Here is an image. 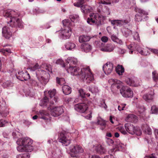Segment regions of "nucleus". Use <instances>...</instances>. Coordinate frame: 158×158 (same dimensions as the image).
<instances>
[{
    "label": "nucleus",
    "mask_w": 158,
    "mask_h": 158,
    "mask_svg": "<svg viewBox=\"0 0 158 158\" xmlns=\"http://www.w3.org/2000/svg\"><path fill=\"white\" fill-rule=\"evenodd\" d=\"M67 72L73 76H79L82 80L85 79L87 83H95L92 73L89 66H85L81 69L75 66H70L66 69Z\"/></svg>",
    "instance_id": "1"
},
{
    "label": "nucleus",
    "mask_w": 158,
    "mask_h": 158,
    "mask_svg": "<svg viewBox=\"0 0 158 158\" xmlns=\"http://www.w3.org/2000/svg\"><path fill=\"white\" fill-rule=\"evenodd\" d=\"M3 14L6 18H10V20L7 23L8 25L11 27H23V25L21 21L17 18L19 14L17 12L10 9L6 10L3 11Z\"/></svg>",
    "instance_id": "2"
},
{
    "label": "nucleus",
    "mask_w": 158,
    "mask_h": 158,
    "mask_svg": "<svg viewBox=\"0 0 158 158\" xmlns=\"http://www.w3.org/2000/svg\"><path fill=\"white\" fill-rule=\"evenodd\" d=\"M16 143L19 145L17 149L19 152H31L33 150V141L27 137L20 138L17 141Z\"/></svg>",
    "instance_id": "3"
},
{
    "label": "nucleus",
    "mask_w": 158,
    "mask_h": 158,
    "mask_svg": "<svg viewBox=\"0 0 158 158\" xmlns=\"http://www.w3.org/2000/svg\"><path fill=\"white\" fill-rule=\"evenodd\" d=\"M63 25L66 27L64 29L59 32V37L62 39L66 40L69 38L71 34V29L70 26L71 23L68 19L62 21Z\"/></svg>",
    "instance_id": "4"
},
{
    "label": "nucleus",
    "mask_w": 158,
    "mask_h": 158,
    "mask_svg": "<svg viewBox=\"0 0 158 158\" xmlns=\"http://www.w3.org/2000/svg\"><path fill=\"white\" fill-rule=\"evenodd\" d=\"M119 85L117 86V89H119L120 93L124 98H132L133 96V93L131 89L124 85L123 82L118 81Z\"/></svg>",
    "instance_id": "5"
},
{
    "label": "nucleus",
    "mask_w": 158,
    "mask_h": 158,
    "mask_svg": "<svg viewBox=\"0 0 158 158\" xmlns=\"http://www.w3.org/2000/svg\"><path fill=\"white\" fill-rule=\"evenodd\" d=\"M103 19L102 16L97 13H93L90 15L89 17L88 18L87 22L90 24H95L99 26L102 24Z\"/></svg>",
    "instance_id": "6"
},
{
    "label": "nucleus",
    "mask_w": 158,
    "mask_h": 158,
    "mask_svg": "<svg viewBox=\"0 0 158 158\" xmlns=\"http://www.w3.org/2000/svg\"><path fill=\"white\" fill-rule=\"evenodd\" d=\"M36 77L39 81L42 84L46 85L49 80V73L43 70H39L36 72Z\"/></svg>",
    "instance_id": "7"
},
{
    "label": "nucleus",
    "mask_w": 158,
    "mask_h": 158,
    "mask_svg": "<svg viewBox=\"0 0 158 158\" xmlns=\"http://www.w3.org/2000/svg\"><path fill=\"white\" fill-rule=\"evenodd\" d=\"M128 48L131 51L129 53L132 54L133 52V50H136L139 53L143 55H147L148 54L147 49H142L139 46L134 43H131L128 46Z\"/></svg>",
    "instance_id": "8"
},
{
    "label": "nucleus",
    "mask_w": 158,
    "mask_h": 158,
    "mask_svg": "<svg viewBox=\"0 0 158 158\" xmlns=\"http://www.w3.org/2000/svg\"><path fill=\"white\" fill-rule=\"evenodd\" d=\"M135 11L137 13L135 17V22H139L142 21L143 19H147V13L145 11L138 7L135 8Z\"/></svg>",
    "instance_id": "9"
},
{
    "label": "nucleus",
    "mask_w": 158,
    "mask_h": 158,
    "mask_svg": "<svg viewBox=\"0 0 158 158\" xmlns=\"http://www.w3.org/2000/svg\"><path fill=\"white\" fill-rule=\"evenodd\" d=\"M125 127L127 131L130 134L139 136L142 133L139 128L135 127L133 125L130 123H127L125 125Z\"/></svg>",
    "instance_id": "10"
},
{
    "label": "nucleus",
    "mask_w": 158,
    "mask_h": 158,
    "mask_svg": "<svg viewBox=\"0 0 158 158\" xmlns=\"http://www.w3.org/2000/svg\"><path fill=\"white\" fill-rule=\"evenodd\" d=\"M50 110V113L54 117H57L62 114L64 112V110L62 106L55 107H48Z\"/></svg>",
    "instance_id": "11"
},
{
    "label": "nucleus",
    "mask_w": 158,
    "mask_h": 158,
    "mask_svg": "<svg viewBox=\"0 0 158 158\" xmlns=\"http://www.w3.org/2000/svg\"><path fill=\"white\" fill-rule=\"evenodd\" d=\"M114 69L113 64L110 62H107L103 66V70L104 73L107 75L110 74Z\"/></svg>",
    "instance_id": "12"
},
{
    "label": "nucleus",
    "mask_w": 158,
    "mask_h": 158,
    "mask_svg": "<svg viewBox=\"0 0 158 158\" xmlns=\"http://www.w3.org/2000/svg\"><path fill=\"white\" fill-rule=\"evenodd\" d=\"M75 110L78 112L83 113L87 109L88 106L85 103H80L74 105Z\"/></svg>",
    "instance_id": "13"
},
{
    "label": "nucleus",
    "mask_w": 158,
    "mask_h": 158,
    "mask_svg": "<svg viewBox=\"0 0 158 158\" xmlns=\"http://www.w3.org/2000/svg\"><path fill=\"white\" fill-rule=\"evenodd\" d=\"M103 45V43H101V45L100 47V50L103 52H112L115 48L114 45L111 44H106L103 47L102 45Z\"/></svg>",
    "instance_id": "14"
},
{
    "label": "nucleus",
    "mask_w": 158,
    "mask_h": 158,
    "mask_svg": "<svg viewBox=\"0 0 158 158\" xmlns=\"http://www.w3.org/2000/svg\"><path fill=\"white\" fill-rule=\"evenodd\" d=\"M59 141L65 146H67L70 143V140L67 138L66 134L64 132L60 133L59 137Z\"/></svg>",
    "instance_id": "15"
},
{
    "label": "nucleus",
    "mask_w": 158,
    "mask_h": 158,
    "mask_svg": "<svg viewBox=\"0 0 158 158\" xmlns=\"http://www.w3.org/2000/svg\"><path fill=\"white\" fill-rule=\"evenodd\" d=\"M8 25L4 27L2 29V34L3 36L6 38L7 39H9L12 35V29L9 28Z\"/></svg>",
    "instance_id": "16"
},
{
    "label": "nucleus",
    "mask_w": 158,
    "mask_h": 158,
    "mask_svg": "<svg viewBox=\"0 0 158 158\" xmlns=\"http://www.w3.org/2000/svg\"><path fill=\"white\" fill-rule=\"evenodd\" d=\"M18 75L16 74V77L19 80L22 81L27 80L30 78L29 74L27 72H23L21 71L18 72Z\"/></svg>",
    "instance_id": "17"
},
{
    "label": "nucleus",
    "mask_w": 158,
    "mask_h": 158,
    "mask_svg": "<svg viewBox=\"0 0 158 158\" xmlns=\"http://www.w3.org/2000/svg\"><path fill=\"white\" fill-rule=\"evenodd\" d=\"M126 83L129 85L132 86H137L139 85L138 79L135 77L127 78L125 80Z\"/></svg>",
    "instance_id": "18"
},
{
    "label": "nucleus",
    "mask_w": 158,
    "mask_h": 158,
    "mask_svg": "<svg viewBox=\"0 0 158 158\" xmlns=\"http://www.w3.org/2000/svg\"><path fill=\"white\" fill-rule=\"evenodd\" d=\"M70 152L75 154H79L83 152V149L81 146L77 145H72L69 147Z\"/></svg>",
    "instance_id": "19"
},
{
    "label": "nucleus",
    "mask_w": 158,
    "mask_h": 158,
    "mask_svg": "<svg viewBox=\"0 0 158 158\" xmlns=\"http://www.w3.org/2000/svg\"><path fill=\"white\" fill-rule=\"evenodd\" d=\"M66 61L67 63V67L69 68V66H73L76 65L78 61L77 59L73 57H68L66 60Z\"/></svg>",
    "instance_id": "20"
},
{
    "label": "nucleus",
    "mask_w": 158,
    "mask_h": 158,
    "mask_svg": "<svg viewBox=\"0 0 158 158\" xmlns=\"http://www.w3.org/2000/svg\"><path fill=\"white\" fill-rule=\"evenodd\" d=\"M8 113V109L4 105L0 104V117H6Z\"/></svg>",
    "instance_id": "21"
},
{
    "label": "nucleus",
    "mask_w": 158,
    "mask_h": 158,
    "mask_svg": "<svg viewBox=\"0 0 158 158\" xmlns=\"http://www.w3.org/2000/svg\"><path fill=\"white\" fill-rule=\"evenodd\" d=\"M136 107L139 115L143 118L145 117L146 115V109L144 106L139 103L137 104Z\"/></svg>",
    "instance_id": "22"
},
{
    "label": "nucleus",
    "mask_w": 158,
    "mask_h": 158,
    "mask_svg": "<svg viewBox=\"0 0 158 158\" xmlns=\"http://www.w3.org/2000/svg\"><path fill=\"white\" fill-rule=\"evenodd\" d=\"M95 149L96 152L98 154H104L106 152V148L100 144H98L95 146Z\"/></svg>",
    "instance_id": "23"
},
{
    "label": "nucleus",
    "mask_w": 158,
    "mask_h": 158,
    "mask_svg": "<svg viewBox=\"0 0 158 158\" xmlns=\"http://www.w3.org/2000/svg\"><path fill=\"white\" fill-rule=\"evenodd\" d=\"M65 48L67 50L73 51L76 48V44L72 42H69L64 45Z\"/></svg>",
    "instance_id": "24"
},
{
    "label": "nucleus",
    "mask_w": 158,
    "mask_h": 158,
    "mask_svg": "<svg viewBox=\"0 0 158 158\" xmlns=\"http://www.w3.org/2000/svg\"><path fill=\"white\" fill-rule=\"evenodd\" d=\"M97 123L100 126V129L102 130H104L106 127V123L105 120L100 117L97 118Z\"/></svg>",
    "instance_id": "25"
},
{
    "label": "nucleus",
    "mask_w": 158,
    "mask_h": 158,
    "mask_svg": "<svg viewBox=\"0 0 158 158\" xmlns=\"http://www.w3.org/2000/svg\"><path fill=\"white\" fill-rule=\"evenodd\" d=\"M123 3L126 8H128L134 6L135 4V1L133 0H125Z\"/></svg>",
    "instance_id": "26"
},
{
    "label": "nucleus",
    "mask_w": 158,
    "mask_h": 158,
    "mask_svg": "<svg viewBox=\"0 0 158 158\" xmlns=\"http://www.w3.org/2000/svg\"><path fill=\"white\" fill-rule=\"evenodd\" d=\"M81 10L82 12L85 14L91 12L92 9L88 5H84L81 6Z\"/></svg>",
    "instance_id": "27"
},
{
    "label": "nucleus",
    "mask_w": 158,
    "mask_h": 158,
    "mask_svg": "<svg viewBox=\"0 0 158 158\" xmlns=\"http://www.w3.org/2000/svg\"><path fill=\"white\" fill-rule=\"evenodd\" d=\"M91 37L87 35H82L79 37V41L80 43L89 41L91 39Z\"/></svg>",
    "instance_id": "28"
},
{
    "label": "nucleus",
    "mask_w": 158,
    "mask_h": 158,
    "mask_svg": "<svg viewBox=\"0 0 158 158\" xmlns=\"http://www.w3.org/2000/svg\"><path fill=\"white\" fill-rule=\"evenodd\" d=\"M111 23L113 25L121 26L126 24V22L125 20H111Z\"/></svg>",
    "instance_id": "29"
},
{
    "label": "nucleus",
    "mask_w": 158,
    "mask_h": 158,
    "mask_svg": "<svg viewBox=\"0 0 158 158\" xmlns=\"http://www.w3.org/2000/svg\"><path fill=\"white\" fill-rule=\"evenodd\" d=\"M89 91L92 94H96L99 92L98 87L95 85H92L88 87Z\"/></svg>",
    "instance_id": "30"
},
{
    "label": "nucleus",
    "mask_w": 158,
    "mask_h": 158,
    "mask_svg": "<svg viewBox=\"0 0 158 158\" xmlns=\"http://www.w3.org/2000/svg\"><path fill=\"white\" fill-rule=\"evenodd\" d=\"M81 48L82 50V51L87 52H89L91 48L92 47L90 45L87 44H82L81 46Z\"/></svg>",
    "instance_id": "31"
},
{
    "label": "nucleus",
    "mask_w": 158,
    "mask_h": 158,
    "mask_svg": "<svg viewBox=\"0 0 158 158\" xmlns=\"http://www.w3.org/2000/svg\"><path fill=\"white\" fill-rule=\"evenodd\" d=\"M142 129L145 133L148 135H150L152 133L151 129L147 124H144L142 127Z\"/></svg>",
    "instance_id": "32"
},
{
    "label": "nucleus",
    "mask_w": 158,
    "mask_h": 158,
    "mask_svg": "<svg viewBox=\"0 0 158 158\" xmlns=\"http://www.w3.org/2000/svg\"><path fill=\"white\" fill-rule=\"evenodd\" d=\"M62 91L63 93L65 95L70 94L71 92L70 87L67 85H64L62 87Z\"/></svg>",
    "instance_id": "33"
},
{
    "label": "nucleus",
    "mask_w": 158,
    "mask_h": 158,
    "mask_svg": "<svg viewBox=\"0 0 158 158\" xmlns=\"http://www.w3.org/2000/svg\"><path fill=\"white\" fill-rule=\"evenodd\" d=\"M38 115L40 118L46 120L47 119L46 116H48L49 114L45 110H41L39 112Z\"/></svg>",
    "instance_id": "34"
},
{
    "label": "nucleus",
    "mask_w": 158,
    "mask_h": 158,
    "mask_svg": "<svg viewBox=\"0 0 158 158\" xmlns=\"http://www.w3.org/2000/svg\"><path fill=\"white\" fill-rule=\"evenodd\" d=\"M116 73L119 75H122L124 72V69L121 65H118L115 68Z\"/></svg>",
    "instance_id": "35"
},
{
    "label": "nucleus",
    "mask_w": 158,
    "mask_h": 158,
    "mask_svg": "<svg viewBox=\"0 0 158 158\" xmlns=\"http://www.w3.org/2000/svg\"><path fill=\"white\" fill-rule=\"evenodd\" d=\"M24 92L26 96H30L32 97L34 95V93L33 89L29 88L25 89Z\"/></svg>",
    "instance_id": "36"
},
{
    "label": "nucleus",
    "mask_w": 158,
    "mask_h": 158,
    "mask_svg": "<svg viewBox=\"0 0 158 158\" xmlns=\"http://www.w3.org/2000/svg\"><path fill=\"white\" fill-rule=\"evenodd\" d=\"M122 31L123 35L126 37L131 34V30L126 28H123L122 29Z\"/></svg>",
    "instance_id": "37"
},
{
    "label": "nucleus",
    "mask_w": 158,
    "mask_h": 158,
    "mask_svg": "<svg viewBox=\"0 0 158 158\" xmlns=\"http://www.w3.org/2000/svg\"><path fill=\"white\" fill-rule=\"evenodd\" d=\"M49 101L48 98L46 97H45L40 100V105L43 107L46 106L49 102Z\"/></svg>",
    "instance_id": "38"
},
{
    "label": "nucleus",
    "mask_w": 158,
    "mask_h": 158,
    "mask_svg": "<svg viewBox=\"0 0 158 158\" xmlns=\"http://www.w3.org/2000/svg\"><path fill=\"white\" fill-rule=\"evenodd\" d=\"M111 0H101L99 2H96L95 3L97 6H98L100 8L101 6V4L103 5L110 4H111Z\"/></svg>",
    "instance_id": "39"
},
{
    "label": "nucleus",
    "mask_w": 158,
    "mask_h": 158,
    "mask_svg": "<svg viewBox=\"0 0 158 158\" xmlns=\"http://www.w3.org/2000/svg\"><path fill=\"white\" fill-rule=\"evenodd\" d=\"M48 94L50 96L51 98L52 99V98L53 97V99L54 101L56 102H57L58 98L57 97L54 96H55L56 93V90L55 89H53L52 90H50L48 91Z\"/></svg>",
    "instance_id": "40"
},
{
    "label": "nucleus",
    "mask_w": 158,
    "mask_h": 158,
    "mask_svg": "<svg viewBox=\"0 0 158 158\" xmlns=\"http://www.w3.org/2000/svg\"><path fill=\"white\" fill-rule=\"evenodd\" d=\"M111 40L114 42L120 44H123L122 40L119 39L116 35L113 34L111 35Z\"/></svg>",
    "instance_id": "41"
},
{
    "label": "nucleus",
    "mask_w": 158,
    "mask_h": 158,
    "mask_svg": "<svg viewBox=\"0 0 158 158\" xmlns=\"http://www.w3.org/2000/svg\"><path fill=\"white\" fill-rule=\"evenodd\" d=\"M153 95L152 94H147L144 95L143 96V98L147 101H149L153 98Z\"/></svg>",
    "instance_id": "42"
},
{
    "label": "nucleus",
    "mask_w": 158,
    "mask_h": 158,
    "mask_svg": "<svg viewBox=\"0 0 158 158\" xmlns=\"http://www.w3.org/2000/svg\"><path fill=\"white\" fill-rule=\"evenodd\" d=\"M150 113L151 114H158V106L153 105L151 107Z\"/></svg>",
    "instance_id": "43"
},
{
    "label": "nucleus",
    "mask_w": 158,
    "mask_h": 158,
    "mask_svg": "<svg viewBox=\"0 0 158 158\" xmlns=\"http://www.w3.org/2000/svg\"><path fill=\"white\" fill-rule=\"evenodd\" d=\"M118 81H120L119 80H117L116 79H110L108 81V82L111 85H114L117 88V86L119 85Z\"/></svg>",
    "instance_id": "44"
},
{
    "label": "nucleus",
    "mask_w": 158,
    "mask_h": 158,
    "mask_svg": "<svg viewBox=\"0 0 158 158\" xmlns=\"http://www.w3.org/2000/svg\"><path fill=\"white\" fill-rule=\"evenodd\" d=\"M78 92L80 94V96L82 98H85L86 96L88 97H89L90 96V94L89 93L86 94L85 92L84 91V90L82 89H80L79 90Z\"/></svg>",
    "instance_id": "45"
},
{
    "label": "nucleus",
    "mask_w": 158,
    "mask_h": 158,
    "mask_svg": "<svg viewBox=\"0 0 158 158\" xmlns=\"http://www.w3.org/2000/svg\"><path fill=\"white\" fill-rule=\"evenodd\" d=\"M12 135L14 139L18 138L22 136V134L17 130H14L12 133Z\"/></svg>",
    "instance_id": "46"
},
{
    "label": "nucleus",
    "mask_w": 158,
    "mask_h": 158,
    "mask_svg": "<svg viewBox=\"0 0 158 158\" xmlns=\"http://www.w3.org/2000/svg\"><path fill=\"white\" fill-rule=\"evenodd\" d=\"M85 3V0H79L77 2L73 3L74 6L77 7H81Z\"/></svg>",
    "instance_id": "47"
},
{
    "label": "nucleus",
    "mask_w": 158,
    "mask_h": 158,
    "mask_svg": "<svg viewBox=\"0 0 158 158\" xmlns=\"http://www.w3.org/2000/svg\"><path fill=\"white\" fill-rule=\"evenodd\" d=\"M69 18L72 21L74 22L78 20L79 16L77 15H72L69 16Z\"/></svg>",
    "instance_id": "48"
},
{
    "label": "nucleus",
    "mask_w": 158,
    "mask_h": 158,
    "mask_svg": "<svg viewBox=\"0 0 158 158\" xmlns=\"http://www.w3.org/2000/svg\"><path fill=\"white\" fill-rule=\"evenodd\" d=\"M30 156L28 153L18 155L17 158H29Z\"/></svg>",
    "instance_id": "49"
},
{
    "label": "nucleus",
    "mask_w": 158,
    "mask_h": 158,
    "mask_svg": "<svg viewBox=\"0 0 158 158\" xmlns=\"http://www.w3.org/2000/svg\"><path fill=\"white\" fill-rule=\"evenodd\" d=\"M40 66L38 64H36L33 67H31L29 68V69L31 71H35V70L40 69Z\"/></svg>",
    "instance_id": "50"
},
{
    "label": "nucleus",
    "mask_w": 158,
    "mask_h": 158,
    "mask_svg": "<svg viewBox=\"0 0 158 158\" xmlns=\"http://www.w3.org/2000/svg\"><path fill=\"white\" fill-rule=\"evenodd\" d=\"M12 85L13 84L9 81H7L3 84V86L4 88H7L9 86H12Z\"/></svg>",
    "instance_id": "51"
},
{
    "label": "nucleus",
    "mask_w": 158,
    "mask_h": 158,
    "mask_svg": "<svg viewBox=\"0 0 158 158\" xmlns=\"http://www.w3.org/2000/svg\"><path fill=\"white\" fill-rule=\"evenodd\" d=\"M152 77L154 80L156 81H158V74L156 73V71L152 72Z\"/></svg>",
    "instance_id": "52"
},
{
    "label": "nucleus",
    "mask_w": 158,
    "mask_h": 158,
    "mask_svg": "<svg viewBox=\"0 0 158 158\" xmlns=\"http://www.w3.org/2000/svg\"><path fill=\"white\" fill-rule=\"evenodd\" d=\"M30 83L33 86H37L38 85V83L35 80L33 79L30 80Z\"/></svg>",
    "instance_id": "53"
},
{
    "label": "nucleus",
    "mask_w": 158,
    "mask_h": 158,
    "mask_svg": "<svg viewBox=\"0 0 158 158\" xmlns=\"http://www.w3.org/2000/svg\"><path fill=\"white\" fill-rule=\"evenodd\" d=\"M133 37L135 40H137L138 41H139V37L137 32H135L134 33Z\"/></svg>",
    "instance_id": "54"
},
{
    "label": "nucleus",
    "mask_w": 158,
    "mask_h": 158,
    "mask_svg": "<svg viewBox=\"0 0 158 158\" xmlns=\"http://www.w3.org/2000/svg\"><path fill=\"white\" fill-rule=\"evenodd\" d=\"M104 9L105 10H104V12L105 13V15H110V9L106 6H105Z\"/></svg>",
    "instance_id": "55"
},
{
    "label": "nucleus",
    "mask_w": 158,
    "mask_h": 158,
    "mask_svg": "<svg viewBox=\"0 0 158 158\" xmlns=\"http://www.w3.org/2000/svg\"><path fill=\"white\" fill-rule=\"evenodd\" d=\"M56 63L57 64L62 65V67H65V64H64L63 61L61 59H58L56 62Z\"/></svg>",
    "instance_id": "56"
},
{
    "label": "nucleus",
    "mask_w": 158,
    "mask_h": 158,
    "mask_svg": "<svg viewBox=\"0 0 158 158\" xmlns=\"http://www.w3.org/2000/svg\"><path fill=\"white\" fill-rule=\"evenodd\" d=\"M7 122H8L6 120L0 119V127L5 126Z\"/></svg>",
    "instance_id": "57"
},
{
    "label": "nucleus",
    "mask_w": 158,
    "mask_h": 158,
    "mask_svg": "<svg viewBox=\"0 0 158 158\" xmlns=\"http://www.w3.org/2000/svg\"><path fill=\"white\" fill-rule=\"evenodd\" d=\"M36 12V14H38L40 13L43 14L46 11L44 9H36L35 10Z\"/></svg>",
    "instance_id": "58"
},
{
    "label": "nucleus",
    "mask_w": 158,
    "mask_h": 158,
    "mask_svg": "<svg viewBox=\"0 0 158 158\" xmlns=\"http://www.w3.org/2000/svg\"><path fill=\"white\" fill-rule=\"evenodd\" d=\"M119 130L124 135H125L127 134V131H125L124 130V127H119Z\"/></svg>",
    "instance_id": "59"
},
{
    "label": "nucleus",
    "mask_w": 158,
    "mask_h": 158,
    "mask_svg": "<svg viewBox=\"0 0 158 158\" xmlns=\"http://www.w3.org/2000/svg\"><path fill=\"white\" fill-rule=\"evenodd\" d=\"M106 142L109 145H112L114 143L113 140L110 138L107 139Z\"/></svg>",
    "instance_id": "60"
},
{
    "label": "nucleus",
    "mask_w": 158,
    "mask_h": 158,
    "mask_svg": "<svg viewBox=\"0 0 158 158\" xmlns=\"http://www.w3.org/2000/svg\"><path fill=\"white\" fill-rule=\"evenodd\" d=\"M117 51L120 54H123L126 51L124 49L120 48H118Z\"/></svg>",
    "instance_id": "61"
},
{
    "label": "nucleus",
    "mask_w": 158,
    "mask_h": 158,
    "mask_svg": "<svg viewBox=\"0 0 158 158\" xmlns=\"http://www.w3.org/2000/svg\"><path fill=\"white\" fill-rule=\"evenodd\" d=\"M126 105L125 104H122L121 106H118V109L119 111H121L125 109V106Z\"/></svg>",
    "instance_id": "62"
},
{
    "label": "nucleus",
    "mask_w": 158,
    "mask_h": 158,
    "mask_svg": "<svg viewBox=\"0 0 158 158\" xmlns=\"http://www.w3.org/2000/svg\"><path fill=\"white\" fill-rule=\"evenodd\" d=\"M45 69L48 71V72H52V69L51 65L50 64H47Z\"/></svg>",
    "instance_id": "63"
},
{
    "label": "nucleus",
    "mask_w": 158,
    "mask_h": 158,
    "mask_svg": "<svg viewBox=\"0 0 158 158\" xmlns=\"http://www.w3.org/2000/svg\"><path fill=\"white\" fill-rule=\"evenodd\" d=\"M126 146V144L122 143H119L117 147L119 148H121L122 149H123L125 148Z\"/></svg>",
    "instance_id": "64"
}]
</instances>
